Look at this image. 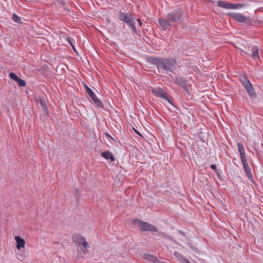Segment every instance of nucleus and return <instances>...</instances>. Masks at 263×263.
I'll use <instances>...</instances> for the list:
<instances>
[{
	"label": "nucleus",
	"instance_id": "f257e3e1",
	"mask_svg": "<svg viewBox=\"0 0 263 263\" xmlns=\"http://www.w3.org/2000/svg\"><path fill=\"white\" fill-rule=\"evenodd\" d=\"M148 61L156 65L158 69L161 70L163 73L172 72L177 66V62L173 59H159L152 57L148 59Z\"/></svg>",
	"mask_w": 263,
	"mask_h": 263
},
{
	"label": "nucleus",
	"instance_id": "f03ea898",
	"mask_svg": "<svg viewBox=\"0 0 263 263\" xmlns=\"http://www.w3.org/2000/svg\"><path fill=\"white\" fill-rule=\"evenodd\" d=\"M182 15V11L180 9L175 10L169 13L166 18H160L159 19V23L161 27L164 30H166L170 26H172L175 22L180 20Z\"/></svg>",
	"mask_w": 263,
	"mask_h": 263
},
{
	"label": "nucleus",
	"instance_id": "7ed1b4c3",
	"mask_svg": "<svg viewBox=\"0 0 263 263\" xmlns=\"http://www.w3.org/2000/svg\"><path fill=\"white\" fill-rule=\"evenodd\" d=\"M72 239L73 242L79 245L84 254H86L88 252V248L89 247V245L84 236L80 234H74L72 237Z\"/></svg>",
	"mask_w": 263,
	"mask_h": 263
},
{
	"label": "nucleus",
	"instance_id": "20e7f679",
	"mask_svg": "<svg viewBox=\"0 0 263 263\" xmlns=\"http://www.w3.org/2000/svg\"><path fill=\"white\" fill-rule=\"evenodd\" d=\"M118 18L130 27L134 31H136L135 22L130 13L120 12L118 15Z\"/></svg>",
	"mask_w": 263,
	"mask_h": 263
},
{
	"label": "nucleus",
	"instance_id": "39448f33",
	"mask_svg": "<svg viewBox=\"0 0 263 263\" xmlns=\"http://www.w3.org/2000/svg\"><path fill=\"white\" fill-rule=\"evenodd\" d=\"M133 223L137 226L142 231H158V229L154 226L138 219H134Z\"/></svg>",
	"mask_w": 263,
	"mask_h": 263
},
{
	"label": "nucleus",
	"instance_id": "423d86ee",
	"mask_svg": "<svg viewBox=\"0 0 263 263\" xmlns=\"http://www.w3.org/2000/svg\"><path fill=\"white\" fill-rule=\"evenodd\" d=\"M84 87L86 92L88 94L90 98H91L92 102L97 107H103V103L101 101L97 98L96 95L93 93L92 90L86 85L84 84Z\"/></svg>",
	"mask_w": 263,
	"mask_h": 263
},
{
	"label": "nucleus",
	"instance_id": "0eeeda50",
	"mask_svg": "<svg viewBox=\"0 0 263 263\" xmlns=\"http://www.w3.org/2000/svg\"><path fill=\"white\" fill-rule=\"evenodd\" d=\"M242 84L245 89H246L248 95L251 96L253 97L255 95V92L253 89V87L252 86V84L251 83L250 81L246 78H243L241 80Z\"/></svg>",
	"mask_w": 263,
	"mask_h": 263
},
{
	"label": "nucleus",
	"instance_id": "6e6552de",
	"mask_svg": "<svg viewBox=\"0 0 263 263\" xmlns=\"http://www.w3.org/2000/svg\"><path fill=\"white\" fill-rule=\"evenodd\" d=\"M242 51L247 54L250 58L254 60H260L259 56V49L256 46H253L251 47V52Z\"/></svg>",
	"mask_w": 263,
	"mask_h": 263
},
{
	"label": "nucleus",
	"instance_id": "1a4fd4ad",
	"mask_svg": "<svg viewBox=\"0 0 263 263\" xmlns=\"http://www.w3.org/2000/svg\"><path fill=\"white\" fill-rule=\"evenodd\" d=\"M152 91L155 96L168 101V95L163 89L160 88H155L152 89Z\"/></svg>",
	"mask_w": 263,
	"mask_h": 263
},
{
	"label": "nucleus",
	"instance_id": "9d476101",
	"mask_svg": "<svg viewBox=\"0 0 263 263\" xmlns=\"http://www.w3.org/2000/svg\"><path fill=\"white\" fill-rule=\"evenodd\" d=\"M228 15L239 23L245 22L247 20V17L240 13L231 12L229 13Z\"/></svg>",
	"mask_w": 263,
	"mask_h": 263
},
{
	"label": "nucleus",
	"instance_id": "9b49d317",
	"mask_svg": "<svg viewBox=\"0 0 263 263\" xmlns=\"http://www.w3.org/2000/svg\"><path fill=\"white\" fill-rule=\"evenodd\" d=\"M14 239L16 242V249H17L18 250H20L21 248H24L25 247V241L24 239L21 238L18 236H16Z\"/></svg>",
	"mask_w": 263,
	"mask_h": 263
},
{
	"label": "nucleus",
	"instance_id": "f8f14e48",
	"mask_svg": "<svg viewBox=\"0 0 263 263\" xmlns=\"http://www.w3.org/2000/svg\"><path fill=\"white\" fill-rule=\"evenodd\" d=\"M242 164H243V166L244 167V168H245V172H246V176L248 178V179L251 180V181H252L253 180V176H252V173H251V169L247 163V162H243L242 163Z\"/></svg>",
	"mask_w": 263,
	"mask_h": 263
},
{
	"label": "nucleus",
	"instance_id": "ddd939ff",
	"mask_svg": "<svg viewBox=\"0 0 263 263\" xmlns=\"http://www.w3.org/2000/svg\"><path fill=\"white\" fill-rule=\"evenodd\" d=\"M216 3L218 7L227 9H231V6H232V4L224 1H220L217 2Z\"/></svg>",
	"mask_w": 263,
	"mask_h": 263
},
{
	"label": "nucleus",
	"instance_id": "4468645a",
	"mask_svg": "<svg viewBox=\"0 0 263 263\" xmlns=\"http://www.w3.org/2000/svg\"><path fill=\"white\" fill-rule=\"evenodd\" d=\"M143 258L145 260L151 261L154 263H158L159 260L156 256L149 255L148 254H144L143 256Z\"/></svg>",
	"mask_w": 263,
	"mask_h": 263
},
{
	"label": "nucleus",
	"instance_id": "2eb2a0df",
	"mask_svg": "<svg viewBox=\"0 0 263 263\" xmlns=\"http://www.w3.org/2000/svg\"><path fill=\"white\" fill-rule=\"evenodd\" d=\"M175 83L180 85L184 88H185L186 87V80L180 77H176L175 79Z\"/></svg>",
	"mask_w": 263,
	"mask_h": 263
},
{
	"label": "nucleus",
	"instance_id": "dca6fc26",
	"mask_svg": "<svg viewBox=\"0 0 263 263\" xmlns=\"http://www.w3.org/2000/svg\"><path fill=\"white\" fill-rule=\"evenodd\" d=\"M101 156L103 157L106 158V159L110 160L111 161L115 160V159H114V157L112 154L108 151H106V152H104L102 153Z\"/></svg>",
	"mask_w": 263,
	"mask_h": 263
},
{
	"label": "nucleus",
	"instance_id": "f3484780",
	"mask_svg": "<svg viewBox=\"0 0 263 263\" xmlns=\"http://www.w3.org/2000/svg\"><path fill=\"white\" fill-rule=\"evenodd\" d=\"M240 156L241 160L242 163L247 162V158L245 154V149L238 151Z\"/></svg>",
	"mask_w": 263,
	"mask_h": 263
},
{
	"label": "nucleus",
	"instance_id": "a211bd4d",
	"mask_svg": "<svg viewBox=\"0 0 263 263\" xmlns=\"http://www.w3.org/2000/svg\"><path fill=\"white\" fill-rule=\"evenodd\" d=\"M232 6H231V9H237L242 7H245L247 6V5L245 3L236 4H232Z\"/></svg>",
	"mask_w": 263,
	"mask_h": 263
},
{
	"label": "nucleus",
	"instance_id": "6ab92c4d",
	"mask_svg": "<svg viewBox=\"0 0 263 263\" xmlns=\"http://www.w3.org/2000/svg\"><path fill=\"white\" fill-rule=\"evenodd\" d=\"M176 257H177L178 258V260L182 262V263H187V262H189V261L188 260H187L186 259H185L184 258V257H183L182 255H180V254H177L176 255Z\"/></svg>",
	"mask_w": 263,
	"mask_h": 263
},
{
	"label": "nucleus",
	"instance_id": "aec40b11",
	"mask_svg": "<svg viewBox=\"0 0 263 263\" xmlns=\"http://www.w3.org/2000/svg\"><path fill=\"white\" fill-rule=\"evenodd\" d=\"M39 102L41 105L42 106L43 109L44 111H47V107L46 105L45 101L42 99L41 98H39Z\"/></svg>",
	"mask_w": 263,
	"mask_h": 263
},
{
	"label": "nucleus",
	"instance_id": "412c9836",
	"mask_svg": "<svg viewBox=\"0 0 263 263\" xmlns=\"http://www.w3.org/2000/svg\"><path fill=\"white\" fill-rule=\"evenodd\" d=\"M18 85L22 87H24L26 85V82L24 80L21 79V78H18L16 81Z\"/></svg>",
	"mask_w": 263,
	"mask_h": 263
},
{
	"label": "nucleus",
	"instance_id": "4be33fe9",
	"mask_svg": "<svg viewBox=\"0 0 263 263\" xmlns=\"http://www.w3.org/2000/svg\"><path fill=\"white\" fill-rule=\"evenodd\" d=\"M67 41H68V42L70 44V45H71V46L72 47V49H73V50L76 52V49L73 44V43H72V41H73V40L70 37H67Z\"/></svg>",
	"mask_w": 263,
	"mask_h": 263
},
{
	"label": "nucleus",
	"instance_id": "5701e85b",
	"mask_svg": "<svg viewBox=\"0 0 263 263\" xmlns=\"http://www.w3.org/2000/svg\"><path fill=\"white\" fill-rule=\"evenodd\" d=\"M9 77L11 78L13 80L16 82V81L18 80L19 77H18L15 73L13 72H11L9 73Z\"/></svg>",
	"mask_w": 263,
	"mask_h": 263
},
{
	"label": "nucleus",
	"instance_id": "b1692460",
	"mask_svg": "<svg viewBox=\"0 0 263 263\" xmlns=\"http://www.w3.org/2000/svg\"><path fill=\"white\" fill-rule=\"evenodd\" d=\"M13 20L16 23H20L21 19L16 14H14L13 15Z\"/></svg>",
	"mask_w": 263,
	"mask_h": 263
},
{
	"label": "nucleus",
	"instance_id": "393cba45",
	"mask_svg": "<svg viewBox=\"0 0 263 263\" xmlns=\"http://www.w3.org/2000/svg\"><path fill=\"white\" fill-rule=\"evenodd\" d=\"M16 258L20 261H23L24 259L25 256L22 254H18L16 256Z\"/></svg>",
	"mask_w": 263,
	"mask_h": 263
},
{
	"label": "nucleus",
	"instance_id": "a878e982",
	"mask_svg": "<svg viewBox=\"0 0 263 263\" xmlns=\"http://www.w3.org/2000/svg\"><path fill=\"white\" fill-rule=\"evenodd\" d=\"M237 148L238 151L244 149L243 146L241 143H237Z\"/></svg>",
	"mask_w": 263,
	"mask_h": 263
},
{
	"label": "nucleus",
	"instance_id": "bb28decb",
	"mask_svg": "<svg viewBox=\"0 0 263 263\" xmlns=\"http://www.w3.org/2000/svg\"><path fill=\"white\" fill-rule=\"evenodd\" d=\"M211 167L213 170H214V171H215L217 173H218V170L217 169V168H216V165H215V164H212V165H211Z\"/></svg>",
	"mask_w": 263,
	"mask_h": 263
},
{
	"label": "nucleus",
	"instance_id": "cd10ccee",
	"mask_svg": "<svg viewBox=\"0 0 263 263\" xmlns=\"http://www.w3.org/2000/svg\"><path fill=\"white\" fill-rule=\"evenodd\" d=\"M137 21L138 22L139 26H141L142 25V22L139 19H137Z\"/></svg>",
	"mask_w": 263,
	"mask_h": 263
},
{
	"label": "nucleus",
	"instance_id": "c85d7f7f",
	"mask_svg": "<svg viewBox=\"0 0 263 263\" xmlns=\"http://www.w3.org/2000/svg\"><path fill=\"white\" fill-rule=\"evenodd\" d=\"M136 132L138 135H140V133H139L138 132H137V130H136Z\"/></svg>",
	"mask_w": 263,
	"mask_h": 263
},
{
	"label": "nucleus",
	"instance_id": "c756f323",
	"mask_svg": "<svg viewBox=\"0 0 263 263\" xmlns=\"http://www.w3.org/2000/svg\"><path fill=\"white\" fill-rule=\"evenodd\" d=\"M187 263H191V262L189 261V262H187Z\"/></svg>",
	"mask_w": 263,
	"mask_h": 263
}]
</instances>
